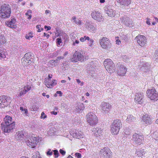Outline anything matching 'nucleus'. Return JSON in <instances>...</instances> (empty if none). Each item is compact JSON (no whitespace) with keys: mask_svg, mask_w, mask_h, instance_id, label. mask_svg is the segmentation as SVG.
<instances>
[{"mask_svg":"<svg viewBox=\"0 0 158 158\" xmlns=\"http://www.w3.org/2000/svg\"><path fill=\"white\" fill-rule=\"evenodd\" d=\"M12 118L9 116H6L4 121L1 124L2 130L4 132L9 133L15 127V122L12 121Z\"/></svg>","mask_w":158,"mask_h":158,"instance_id":"f257e3e1","label":"nucleus"},{"mask_svg":"<svg viewBox=\"0 0 158 158\" xmlns=\"http://www.w3.org/2000/svg\"><path fill=\"white\" fill-rule=\"evenodd\" d=\"M11 13V6L8 4H4L0 7V19L9 18Z\"/></svg>","mask_w":158,"mask_h":158,"instance_id":"f03ea898","label":"nucleus"},{"mask_svg":"<svg viewBox=\"0 0 158 158\" xmlns=\"http://www.w3.org/2000/svg\"><path fill=\"white\" fill-rule=\"evenodd\" d=\"M122 125V123L120 120L116 119L114 120L110 126V130L112 134L113 135H117Z\"/></svg>","mask_w":158,"mask_h":158,"instance_id":"7ed1b4c3","label":"nucleus"},{"mask_svg":"<svg viewBox=\"0 0 158 158\" xmlns=\"http://www.w3.org/2000/svg\"><path fill=\"white\" fill-rule=\"evenodd\" d=\"M34 54L31 52L25 54L22 59V63L23 66H27L30 64L33 61V57Z\"/></svg>","mask_w":158,"mask_h":158,"instance_id":"20e7f679","label":"nucleus"},{"mask_svg":"<svg viewBox=\"0 0 158 158\" xmlns=\"http://www.w3.org/2000/svg\"><path fill=\"white\" fill-rule=\"evenodd\" d=\"M103 64L108 73H111L114 72L115 69V65L110 59H106L104 61Z\"/></svg>","mask_w":158,"mask_h":158,"instance_id":"39448f33","label":"nucleus"},{"mask_svg":"<svg viewBox=\"0 0 158 158\" xmlns=\"http://www.w3.org/2000/svg\"><path fill=\"white\" fill-rule=\"evenodd\" d=\"M26 142L27 145L29 147L32 148H34L37 144V143L38 142L37 141V138L34 136L33 134H32L27 136Z\"/></svg>","mask_w":158,"mask_h":158,"instance_id":"423d86ee","label":"nucleus"},{"mask_svg":"<svg viewBox=\"0 0 158 158\" xmlns=\"http://www.w3.org/2000/svg\"><path fill=\"white\" fill-rule=\"evenodd\" d=\"M146 93L148 97L151 100L157 101L158 99V93L155 88L148 89Z\"/></svg>","mask_w":158,"mask_h":158,"instance_id":"0eeeda50","label":"nucleus"},{"mask_svg":"<svg viewBox=\"0 0 158 158\" xmlns=\"http://www.w3.org/2000/svg\"><path fill=\"white\" fill-rule=\"evenodd\" d=\"M87 121L91 126L96 124L98 122V119L95 114L92 112L88 113L87 115Z\"/></svg>","mask_w":158,"mask_h":158,"instance_id":"6e6552de","label":"nucleus"},{"mask_svg":"<svg viewBox=\"0 0 158 158\" xmlns=\"http://www.w3.org/2000/svg\"><path fill=\"white\" fill-rule=\"evenodd\" d=\"M11 99L6 96L3 95L0 96V108L6 106L10 104Z\"/></svg>","mask_w":158,"mask_h":158,"instance_id":"1a4fd4ad","label":"nucleus"},{"mask_svg":"<svg viewBox=\"0 0 158 158\" xmlns=\"http://www.w3.org/2000/svg\"><path fill=\"white\" fill-rule=\"evenodd\" d=\"M143 139V136L139 134L135 133L133 135L132 140L135 146L142 144Z\"/></svg>","mask_w":158,"mask_h":158,"instance_id":"9d476101","label":"nucleus"},{"mask_svg":"<svg viewBox=\"0 0 158 158\" xmlns=\"http://www.w3.org/2000/svg\"><path fill=\"white\" fill-rule=\"evenodd\" d=\"M100 155L104 158H111L112 152L108 147H104L100 151Z\"/></svg>","mask_w":158,"mask_h":158,"instance_id":"9b49d317","label":"nucleus"},{"mask_svg":"<svg viewBox=\"0 0 158 158\" xmlns=\"http://www.w3.org/2000/svg\"><path fill=\"white\" fill-rule=\"evenodd\" d=\"M84 56L81 53L78 52L76 51L73 55L72 58L70 59V61L71 62L74 63L78 61H84Z\"/></svg>","mask_w":158,"mask_h":158,"instance_id":"f8f14e48","label":"nucleus"},{"mask_svg":"<svg viewBox=\"0 0 158 158\" xmlns=\"http://www.w3.org/2000/svg\"><path fill=\"white\" fill-rule=\"evenodd\" d=\"M70 134L73 137L78 139L83 138L84 136L82 131L75 129H71Z\"/></svg>","mask_w":158,"mask_h":158,"instance_id":"ddd939ff","label":"nucleus"},{"mask_svg":"<svg viewBox=\"0 0 158 158\" xmlns=\"http://www.w3.org/2000/svg\"><path fill=\"white\" fill-rule=\"evenodd\" d=\"M100 43L101 47L104 49H108L110 48L111 44L107 38L103 37L100 40Z\"/></svg>","mask_w":158,"mask_h":158,"instance_id":"4468645a","label":"nucleus"},{"mask_svg":"<svg viewBox=\"0 0 158 158\" xmlns=\"http://www.w3.org/2000/svg\"><path fill=\"white\" fill-rule=\"evenodd\" d=\"M120 21L121 23L126 26L131 27L132 24V21L130 18L126 15L124 17H120Z\"/></svg>","mask_w":158,"mask_h":158,"instance_id":"2eb2a0df","label":"nucleus"},{"mask_svg":"<svg viewBox=\"0 0 158 158\" xmlns=\"http://www.w3.org/2000/svg\"><path fill=\"white\" fill-rule=\"evenodd\" d=\"M138 44L141 47L144 46L147 42L146 37L143 35H138L135 38Z\"/></svg>","mask_w":158,"mask_h":158,"instance_id":"dca6fc26","label":"nucleus"},{"mask_svg":"<svg viewBox=\"0 0 158 158\" xmlns=\"http://www.w3.org/2000/svg\"><path fill=\"white\" fill-rule=\"evenodd\" d=\"M91 16L94 19L98 22H101L103 20V18L100 13L98 11H93L91 14Z\"/></svg>","mask_w":158,"mask_h":158,"instance_id":"f3484780","label":"nucleus"},{"mask_svg":"<svg viewBox=\"0 0 158 158\" xmlns=\"http://www.w3.org/2000/svg\"><path fill=\"white\" fill-rule=\"evenodd\" d=\"M139 69L140 71L144 72H147L148 71L150 68V64L148 62L144 61H143L141 63Z\"/></svg>","mask_w":158,"mask_h":158,"instance_id":"a211bd4d","label":"nucleus"},{"mask_svg":"<svg viewBox=\"0 0 158 158\" xmlns=\"http://www.w3.org/2000/svg\"><path fill=\"white\" fill-rule=\"evenodd\" d=\"M102 112L103 113H108L111 108V106L108 103L103 102L101 105Z\"/></svg>","mask_w":158,"mask_h":158,"instance_id":"6ab92c4d","label":"nucleus"},{"mask_svg":"<svg viewBox=\"0 0 158 158\" xmlns=\"http://www.w3.org/2000/svg\"><path fill=\"white\" fill-rule=\"evenodd\" d=\"M105 12L107 14L108 16L110 17H114L117 13V11L113 10L109 6L104 7Z\"/></svg>","mask_w":158,"mask_h":158,"instance_id":"aec40b11","label":"nucleus"},{"mask_svg":"<svg viewBox=\"0 0 158 158\" xmlns=\"http://www.w3.org/2000/svg\"><path fill=\"white\" fill-rule=\"evenodd\" d=\"M143 93H136L135 98V102L139 104H141L143 103Z\"/></svg>","mask_w":158,"mask_h":158,"instance_id":"412c9836","label":"nucleus"},{"mask_svg":"<svg viewBox=\"0 0 158 158\" xmlns=\"http://www.w3.org/2000/svg\"><path fill=\"white\" fill-rule=\"evenodd\" d=\"M91 22L86 21L85 25V27L88 31L92 32L95 31V27L92 24Z\"/></svg>","mask_w":158,"mask_h":158,"instance_id":"4be33fe9","label":"nucleus"},{"mask_svg":"<svg viewBox=\"0 0 158 158\" xmlns=\"http://www.w3.org/2000/svg\"><path fill=\"white\" fill-rule=\"evenodd\" d=\"M116 1L121 6H122L123 8L128 6L131 2V1L130 0H116Z\"/></svg>","mask_w":158,"mask_h":158,"instance_id":"5701e85b","label":"nucleus"},{"mask_svg":"<svg viewBox=\"0 0 158 158\" xmlns=\"http://www.w3.org/2000/svg\"><path fill=\"white\" fill-rule=\"evenodd\" d=\"M127 71V69L123 65L121 64L117 72L118 75L121 76H124Z\"/></svg>","mask_w":158,"mask_h":158,"instance_id":"b1692460","label":"nucleus"},{"mask_svg":"<svg viewBox=\"0 0 158 158\" xmlns=\"http://www.w3.org/2000/svg\"><path fill=\"white\" fill-rule=\"evenodd\" d=\"M142 120L145 124L147 125H149L152 123V118H151L150 116L147 114L143 116Z\"/></svg>","mask_w":158,"mask_h":158,"instance_id":"393cba45","label":"nucleus"},{"mask_svg":"<svg viewBox=\"0 0 158 158\" xmlns=\"http://www.w3.org/2000/svg\"><path fill=\"white\" fill-rule=\"evenodd\" d=\"M31 89V87L28 85L24 86L23 88H22L20 89L19 96H22L23 95Z\"/></svg>","mask_w":158,"mask_h":158,"instance_id":"a878e982","label":"nucleus"},{"mask_svg":"<svg viewBox=\"0 0 158 158\" xmlns=\"http://www.w3.org/2000/svg\"><path fill=\"white\" fill-rule=\"evenodd\" d=\"M92 131L94 132L95 136H100L102 135L103 131L101 128H94L92 129Z\"/></svg>","mask_w":158,"mask_h":158,"instance_id":"bb28decb","label":"nucleus"},{"mask_svg":"<svg viewBox=\"0 0 158 158\" xmlns=\"http://www.w3.org/2000/svg\"><path fill=\"white\" fill-rule=\"evenodd\" d=\"M76 105V110L77 112H81L85 109L84 106L82 103L79 102Z\"/></svg>","mask_w":158,"mask_h":158,"instance_id":"cd10ccee","label":"nucleus"},{"mask_svg":"<svg viewBox=\"0 0 158 158\" xmlns=\"http://www.w3.org/2000/svg\"><path fill=\"white\" fill-rule=\"evenodd\" d=\"M16 21L15 19L13 18H12L11 20L7 21L6 22V24L7 25L8 27L11 28H14V24L15 23Z\"/></svg>","mask_w":158,"mask_h":158,"instance_id":"c85d7f7f","label":"nucleus"},{"mask_svg":"<svg viewBox=\"0 0 158 158\" xmlns=\"http://www.w3.org/2000/svg\"><path fill=\"white\" fill-rule=\"evenodd\" d=\"M57 84V81L56 80H53L52 81L51 80H48L47 82L46 85L48 88H51Z\"/></svg>","mask_w":158,"mask_h":158,"instance_id":"c756f323","label":"nucleus"},{"mask_svg":"<svg viewBox=\"0 0 158 158\" xmlns=\"http://www.w3.org/2000/svg\"><path fill=\"white\" fill-rule=\"evenodd\" d=\"M136 120L135 118L132 115L130 114L128 115L126 120V121L128 123L132 122H134Z\"/></svg>","mask_w":158,"mask_h":158,"instance_id":"7c9ffc66","label":"nucleus"},{"mask_svg":"<svg viewBox=\"0 0 158 158\" xmlns=\"http://www.w3.org/2000/svg\"><path fill=\"white\" fill-rule=\"evenodd\" d=\"M24 137V135L22 132H19L17 133V135L16 136V138L19 139L23 140Z\"/></svg>","mask_w":158,"mask_h":158,"instance_id":"2f4dec72","label":"nucleus"},{"mask_svg":"<svg viewBox=\"0 0 158 158\" xmlns=\"http://www.w3.org/2000/svg\"><path fill=\"white\" fill-rule=\"evenodd\" d=\"M143 154H144L143 150H140L136 151L135 153V154L138 156H143Z\"/></svg>","mask_w":158,"mask_h":158,"instance_id":"473e14b6","label":"nucleus"},{"mask_svg":"<svg viewBox=\"0 0 158 158\" xmlns=\"http://www.w3.org/2000/svg\"><path fill=\"white\" fill-rule=\"evenodd\" d=\"M20 110L22 112L23 114H24L25 115H27L28 114V110L27 109L24 108L23 107H20Z\"/></svg>","mask_w":158,"mask_h":158,"instance_id":"72a5a7b5","label":"nucleus"},{"mask_svg":"<svg viewBox=\"0 0 158 158\" xmlns=\"http://www.w3.org/2000/svg\"><path fill=\"white\" fill-rule=\"evenodd\" d=\"M6 42L5 37L2 35H0V45L4 44Z\"/></svg>","mask_w":158,"mask_h":158,"instance_id":"f704fd0d","label":"nucleus"},{"mask_svg":"<svg viewBox=\"0 0 158 158\" xmlns=\"http://www.w3.org/2000/svg\"><path fill=\"white\" fill-rule=\"evenodd\" d=\"M58 61L57 59L56 60H50L49 63H51V64L52 66H55L57 65V63Z\"/></svg>","mask_w":158,"mask_h":158,"instance_id":"c9c22d12","label":"nucleus"},{"mask_svg":"<svg viewBox=\"0 0 158 158\" xmlns=\"http://www.w3.org/2000/svg\"><path fill=\"white\" fill-rule=\"evenodd\" d=\"M41 158L40 156V153L39 152H35L33 154V156H32V158Z\"/></svg>","mask_w":158,"mask_h":158,"instance_id":"e433bc0d","label":"nucleus"},{"mask_svg":"<svg viewBox=\"0 0 158 158\" xmlns=\"http://www.w3.org/2000/svg\"><path fill=\"white\" fill-rule=\"evenodd\" d=\"M89 37L88 36H85L84 37H81L80 40L81 42H84L86 40H89Z\"/></svg>","mask_w":158,"mask_h":158,"instance_id":"4c0bfd02","label":"nucleus"},{"mask_svg":"<svg viewBox=\"0 0 158 158\" xmlns=\"http://www.w3.org/2000/svg\"><path fill=\"white\" fill-rule=\"evenodd\" d=\"M5 53L3 51L0 49V59L4 58L6 57Z\"/></svg>","mask_w":158,"mask_h":158,"instance_id":"58836bf2","label":"nucleus"},{"mask_svg":"<svg viewBox=\"0 0 158 158\" xmlns=\"http://www.w3.org/2000/svg\"><path fill=\"white\" fill-rule=\"evenodd\" d=\"M123 60L125 62H128L129 60V58L126 55H123L122 56Z\"/></svg>","mask_w":158,"mask_h":158,"instance_id":"ea45409f","label":"nucleus"},{"mask_svg":"<svg viewBox=\"0 0 158 158\" xmlns=\"http://www.w3.org/2000/svg\"><path fill=\"white\" fill-rule=\"evenodd\" d=\"M74 36L75 37V41H73L72 43V44L73 45L75 46L76 44H78L79 43V41L77 40H76V37H77L76 35H73V36Z\"/></svg>","mask_w":158,"mask_h":158,"instance_id":"a19ab883","label":"nucleus"},{"mask_svg":"<svg viewBox=\"0 0 158 158\" xmlns=\"http://www.w3.org/2000/svg\"><path fill=\"white\" fill-rule=\"evenodd\" d=\"M152 137L156 140H158V132H155L152 135Z\"/></svg>","mask_w":158,"mask_h":158,"instance_id":"79ce46f5","label":"nucleus"},{"mask_svg":"<svg viewBox=\"0 0 158 158\" xmlns=\"http://www.w3.org/2000/svg\"><path fill=\"white\" fill-rule=\"evenodd\" d=\"M53 150L52 151L51 149H48V150L47 152H46V153L47 155L48 156H52L53 154Z\"/></svg>","mask_w":158,"mask_h":158,"instance_id":"37998d69","label":"nucleus"},{"mask_svg":"<svg viewBox=\"0 0 158 158\" xmlns=\"http://www.w3.org/2000/svg\"><path fill=\"white\" fill-rule=\"evenodd\" d=\"M117 14H119V16L120 17H124V16L125 15L124 14L125 13L122 11L120 10L119 12L117 11Z\"/></svg>","mask_w":158,"mask_h":158,"instance_id":"c03bdc74","label":"nucleus"},{"mask_svg":"<svg viewBox=\"0 0 158 158\" xmlns=\"http://www.w3.org/2000/svg\"><path fill=\"white\" fill-rule=\"evenodd\" d=\"M61 42V38L59 37L56 40V43L58 46L60 45Z\"/></svg>","mask_w":158,"mask_h":158,"instance_id":"a18cd8bd","label":"nucleus"},{"mask_svg":"<svg viewBox=\"0 0 158 158\" xmlns=\"http://www.w3.org/2000/svg\"><path fill=\"white\" fill-rule=\"evenodd\" d=\"M53 151L54 152V155H55V157L56 158L59 155L58 150H53Z\"/></svg>","mask_w":158,"mask_h":158,"instance_id":"49530a36","label":"nucleus"},{"mask_svg":"<svg viewBox=\"0 0 158 158\" xmlns=\"http://www.w3.org/2000/svg\"><path fill=\"white\" fill-rule=\"evenodd\" d=\"M88 44H89V47H92L93 44L94 42V40L92 39L89 38V40H88Z\"/></svg>","mask_w":158,"mask_h":158,"instance_id":"de8ad7c7","label":"nucleus"},{"mask_svg":"<svg viewBox=\"0 0 158 158\" xmlns=\"http://www.w3.org/2000/svg\"><path fill=\"white\" fill-rule=\"evenodd\" d=\"M73 32L71 34H70V38H71V40H72V42H73V41H75V37L74 36H73V35H75Z\"/></svg>","mask_w":158,"mask_h":158,"instance_id":"09e8293b","label":"nucleus"},{"mask_svg":"<svg viewBox=\"0 0 158 158\" xmlns=\"http://www.w3.org/2000/svg\"><path fill=\"white\" fill-rule=\"evenodd\" d=\"M36 28L38 29V31L40 32L41 31H43L44 29L43 28H41V26L39 25H38L36 26Z\"/></svg>","mask_w":158,"mask_h":158,"instance_id":"8fccbe9b","label":"nucleus"},{"mask_svg":"<svg viewBox=\"0 0 158 158\" xmlns=\"http://www.w3.org/2000/svg\"><path fill=\"white\" fill-rule=\"evenodd\" d=\"M47 117V115L44 114V112H42L40 118L42 119H44Z\"/></svg>","mask_w":158,"mask_h":158,"instance_id":"3c124183","label":"nucleus"},{"mask_svg":"<svg viewBox=\"0 0 158 158\" xmlns=\"http://www.w3.org/2000/svg\"><path fill=\"white\" fill-rule=\"evenodd\" d=\"M77 20V18L75 16L73 17L71 19V21L74 23H76Z\"/></svg>","mask_w":158,"mask_h":158,"instance_id":"603ef678","label":"nucleus"},{"mask_svg":"<svg viewBox=\"0 0 158 158\" xmlns=\"http://www.w3.org/2000/svg\"><path fill=\"white\" fill-rule=\"evenodd\" d=\"M153 57L155 58L156 59H158V50H156L155 53L153 56Z\"/></svg>","mask_w":158,"mask_h":158,"instance_id":"864d4df0","label":"nucleus"},{"mask_svg":"<svg viewBox=\"0 0 158 158\" xmlns=\"http://www.w3.org/2000/svg\"><path fill=\"white\" fill-rule=\"evenodd\" d=\"M67 62H65L63 63V66L66 69H68L69 67V65L67 64Z\"/></svg>","mask_w":158,"mask_h":158,"instance_id":"5fc2aeb1","label":"nucleus"},{"mask_svg":"<svg viewBox=\"0 0 158 158\" xmlns=\"http://www.w3.org/2000/svg\"><path fill=\"white\" fill-rule=\"evenodd\" d=\"M75 155L77 158H81V154L79 153H75Z\"/></svg>","mask_w":158,"mask_h":158,"instance_id":"6e6d98bb","label":"nucleus"},{"mask_svg":"<svg viewBox=\"0 0 158 158\" xmlns=\"http://www.w3.org/2000/svg\"><path fill=\"white\" fill-rule=\"evenodd\" d=\"M59 152L60 154L63 156L65 155V151L62 149H60L59 150Z\"/></svg>","mask_w":158,"mask_h":158,"instance_id":"4d7b16f0","label":"nucleus"},{"mask_svg":"<svg viewBox=\"0 0 158 158\" xmlns=\"http://www.w3.org/2000/svg\"><path fill=\"white\" fill-rule=\"evenodd\" d=\"M39 108L37 107H36V106H32V109L31 110L32 111H36Z\"/></svg>","mask_w":158,"mask_h":158,"instance_id":"13d9d810","label":"nucleus"},{"mask_svg":"<svg viewBox=\"0 0 158 158\" xmlns=\"http://www.w3.org/2000/svg\"><path fill=\"white\" fill-rule=\"evenodd\" d=\"M33 37V36H32L31 35H26L25 36V38L26 39H28V40H30V39L31 38H32Z\"/></svg>","mask_w":158,"mask_h":158,"instance_id":"bf43d9fd","label":"nucleus"},{"mask_svg":"<svg viewBox=\"0 0 158 158\" xmlns=\"http://www.w3.org/2000/svg\"><path fill=\"white\" fill-rule=\"evenodd\" d=\"M81 21L79 19H77L75 24H77L81 25Z\"/></svg>","mask_w":158,"mask_h":158,"instance_id":"052dcab7","label":"nucleus"},{"mask_svg":"<svg viewBox=\"0 0 158 158\" xmlns=\"http://www.w3.org/2000/svg\"><path fill=\"white\" fill-rule=\"evenodd\" d=\"M44 28L45 29H47V31H48L51 29V27L50 26H45L44 27Z\"/></svg>","mask_w":158,"mask_h":158,"instance_id":"680f3d73","label":"nucleus"},{"mask_svg":"<svg viewBox=\"0 0 158 158\" xmlns=\"http://www.w3.org/2000/svg\"><path fill=\"white\" fill-rule=\"evenodd\" d=\"M56 93L57 94H59V96H62V93L60 91H57L56 92Z\"/></svg>","mask_w":158,"mask_h":158,"instance_id":"e2e57ef3","label":"nucleus"},{"mask_svg":"<svg viewBox=\"0 0 158 158\" xmlns=\"http://www.w3.org/2000/svg\"><path fill=\"white\" fill-rule=\"evenodd\" d=\"M64 58V57L63 56V57L59 56V57H57L56 59L58 61H59L60 60H61V59H63Z\"/></svg>","mask_w":158,"mask_h":158,"instance_id":"0e129e2a","label":"nucleus"},{"mask_svg":"<svg viewBox=\"0 0 158 158\" xmlns=\"http://www.w3.org/2000/svg\"><path fill=\"white\" fill-rule=\"evenodd\" d=\"M78 118V117H76L74 119V120H73V119H72V121L74 123V122H77V119Z\"/></svg>","mask_w":158,"mask_h":158,"instance_id":"69168bd1","label":"nucleus"},{"mask_svg":"<svg viewBox=\"0 0 158 158\" xmlns=\"http://www.w3.org/2000/svg\"><path fill=\"white\" fill-rule=\"evenodd\" d=\"M44 36H46L47 38H48L49 37V35L45 33H44Z\"/></svg>","mask_w":158,"mask_h":158,"instance_id":"338daca9","label":"nucleus"},{"mask_svg":"<svg viewBox=\"0 0 158 158\" xmlns=\"http://www.w3.org/2000/svg\"><path fill=\"white\" fill-rule=\"evenodd\" d=\"M45 13L46 14H48L50 13V11L48 10H45Z\"/></svg>","mask_w":158,"mask_h":158,"instance_id":"774afa93","label":"nucleus"}]
</instances>
